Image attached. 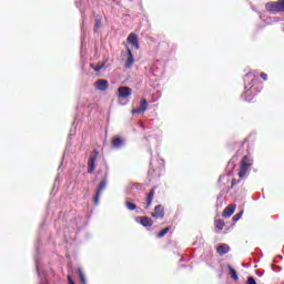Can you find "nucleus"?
<instances>
[{"label":"nucleus","mask_w":284,"mask_h":284,"mask_svg":"<svg viewBox=\"0 0 284 284\" xmlns=\"http://www.w3.org/2000/svg\"><path fill=\"white\" fill-rule=\"evenodd\" d=\"M255 81H256V79L254 78L252 72H248V73L245 74V77H244V90H245V92L242 93L241 97L244 101H247L248 103H251L252 99H254V97H256V94H258V91L256 90V87H254V84L251 85V83H254Z\"/></svg>","instance_id":"nucleus-1"},{"label":"nucleus","mask_w":284,"mask_h":284,"mask_svg":"<svg viewBox=\"0 0 284 284\" xmlns=\"http://www.w3.org/2000/svg\"><path fill=\"white\" fill-rule=\"evenodd\" d=\"M118 97L120 105H128L130 97H132V89L130 87L118 88Z\"/></svg>","instance_id":"nucleus-2"},{"label":"nucleus","mask_w":284,"mask_h":284,"mask_svg":"<svg viewBox=\"0 0 284 284\" xmlns=\"http://www.w3.org/2000/svg\"><path fill=\"white\" fill-rule=\"evenodd\" d=\"M108 176H110V172L106 169V171L104 173V178L101 180V182L97 189V192H95V196H94L95 205H99V200L101 199V193L103 192V190H105V187H108Z\"/></svg>","instance_id":"nucleus-3"},{"label":"nucleus","mask_w":284,"mask_h":284,"mask_svg":"<svg viewBox=\"0 0 284 284\" xmlns=\"http://www.w3.org/2000/svg\"><path fill=\"white\" fill-rule=\"evenodd\" d=\"M252 166V158L245 155L241 161V166L239 171L240 179H245L247 176V170Z\"/></svg>","instance_id":"nucleus-4"},{"label":"nucleus","mask_w":284,"mask_h":284,"mask_svg":"<svg viewBox=\"0 0 284 284\" xmlns=\"http://www.w3.org/2000/svg\"><path fill=\"white\" fill-rule=\"evenodd\" d=\"M281 2H267L265 4V9L271 14H278V12H283L284 10V0H280Z\"/></svg>","instance_id":"nucleus-5"},{"label":"nucleus","mask_w":284,"mask_h":284,"mask_svg":"<svg viewBox=\"0 0 284 284\" xmlns=\"http://www.w3.org/2000/svg\"><path fill=\"white\" fill-rule=\"evenodd\" d=\"M97 159H99V151L93 150L88 160V174H94V170H97Z\"/></svg>","instance_id":"nucleus-6"},{"label":"nucleus","mask_w":284,"mask_h":284,"mask_svg":"<svg viewBox=\"0 0 284 284\" xmlns=\"http://www.w3.org/2000/svg\"><path fill=\"white\" fill-rule=\"evenodd\" d=\"M34 261H36V270L40 278V284H48V274L43 270V266H41V262L39 261V255L36 256Z\"/></svg>","instance_id":"nucleus-7"},{"label":"nucleus","mask_w":284,"mask_h":284,"mask_svg":"<svg viewBox=\"0 0 284 284\" xmlns=\"http://www.w3.org/2000/svg\"><path fill=\"white\" fill-rule=\"evenodd\" d=\"M95 90H99L100 92H105L110 88V82L105 79H100L94 82Z\"/></svg>","instance_id":"nucleus-8"},{"label":"nucleus","mask_w":284,"mask_h":284,"mask_svg":"<svg viewBox=\"0 0 284 284\" xmlns=\"http://www.w3.org/2000/svg\"><path fill=\"white\" fill-rule=\"evenodd\" d=\"M151 216L153 219H163L165 216V207L163 205L159 204L154 207V212L151 213Z\"/></svg>","instance_id":"nucleus-9"},{"label":"nucleus","mask_w":284,"mask_h":284,"mask_svg":"<svg viewBox=\"0 0 284 284\" xmlns=\"http://www.w3.org/2000/svg\"><path fill=\"white\" fill-rule=\"evenodd\" d=\"M126 41L128 43L133 45L135 50H139L141 48V45H139V37L136 36V33H130L126 38Z\"/></svg>","instance_id":"nucleus-10"},{"label":"nucleus","mask_w":284,"mask_h":284,"mask_svg":"<svg viewBox=\"0 0 284 284\" xmlns=\"http://www.w3.org/2000/svg\"><path fill=\"white\" fill-rule=\"evenodd\" d=\"M126 61L124 63V68H126V70H130L132 68V65H134V54H132V50L130 48H126Z\"/></svg>","instance_id":"nucleus-11"},{"label":"nucleus","mask_w":284,"mask_h":284,"mask_svg":"<svg viewBox=\"0 0 284 284\" xmlns=\"http://www.w3.org/2000/svg\"><path fill=\"white\" fill-rule=\"evenodd\" d=\"M136 223H141L143 227H152V225H154V222L152 221V219L148 217V216H142L135 219Z\"/></svg>","instance_id":"nucleus-12"},{"label":"nucleus","mask_w":284,"mask_h":284,"mask_svg":"<svg viewBox=\"0 0 284 284\" xmlns=\"http://www.w3.org/2000/svg\"><path fill=\"white\" fill-rule=\"evenodd\" d=\"M236 210V204H230L229 206H226L222 213V216L224 219H230V216H232V214H234Z\"/></svg>","instance_id":"nucleus-13"},{"label":"nucleus","mask_w":284,"mask_h":284,"mask_svg":"<svg viewBox=\"0 0 284 284\" xmlns=\"http://www.w3.org/2000/svg\"><path fill=\"white\" fill-rule=\"evenodd\" d=\"M216 252L220 256H225V254H227L230 252V245L227 244H220L216 247Z\"/></svg>","instance_id":"nucleus-14"},{"label":"nucleus","mask_w":284,"mask_h":284,"mask_svg":"<svg viewBox=\"0 0 284 284\" xmlns=\"http://www.w3.org/2000/svg\"><path fill=\"white\" fill-rule=\"evenodd\" d=\"M155 193H156L155 187H153L149 191V193L146 194V206L145 207H150V205H152V202L154 201Z\"/></svg>","instance_id":"nucleus-15"},{"label":"nucleus","mask_w":284,"mask_h":284,"mask_svg":"<svg viewBox=\"0 0 284 284\" xmlns=\"http://www.w3.org/2000/svg\"><path fill=\"white\" fill-rule=\"evenodd\" d=\"M112 148H114V150H121V148H123V139L116 136L112 139Z\"/></svg>","instance_id":"nucleus-16"},{"label":"nucleus","mask_w":284,"mask_h":284,"mask_svg":"<svg viewBox=\"0 0 284 284\" xmlns=\"http://www.w3.org/2000/svg\"><path fill=\"white\" fill-rule=\"evenodd\" d=\"M124 205L126 207V210H129L130 212H134V210H136V204H134L132 202V199L128 197L124 202Z\"/></svg>","instance_id":"nucleus-17"},{"label":"nucleus","mask_w":284,"mask_h":284,"mask_svg":"<svg viewBox=\"0 0 284 284\" xmlns=\"http://www.w3.org/2000/svg\"><path fill=\"white\" fill-rule=\"evenodd\" d=\"M227 270L231 278L234 281H239V273H236V270H234V267H232V265L230 264H227Z\"/></svg>","instance_id":"nucleus-18"},{"label":"nucleus","mask_w":284,"mask_h":284,"mask_svg":"<svg viewBox=\"0 0 284 284\" xmlns=\"http://www.w3.org/2000/svg\"><path fill=\"white\" fill-rule=\"evenodd\" d=\"M225 202V197L223 196V193H220L216 197V207H223V203Z\"/></svg>","instance_id":"nucleus-19"},{"label":"nucleus","mask_w":284,"mask_h":284,"mask_svg":"<svg viewBox=\"0 0 284 284\" xmlns=\"http://www.w3.org/2000/svg\"><path fill=\"white\" fill-rule=\"evenodd\" d=\"M223 227H225V222L223 220H216L215 221V230H219V232H221V230H223Z\"/></svg>","instance_id":"nucleus-20"},{"label":"nucleus","mask_w":284,"mask_h":284,"mask_svg":"<svg viewBox=\"0 0 284 284\" xmlns=\"http://www.w3.org/2000/svg\"><path fill=\"white\" fill-rule=\"evenodd\" d=\"M140 108H141L142 112H145L148 110V100L145 98H143L140 101Z\"/></svg>","instance_id":"nucleus-21"},{"label":"nucleus","mask_w":284,"mask_h":284,"mask_svg":"<svg viewBox=\"0 0 284 284\" xmlns=\"http://www.w3.org/2000/svg\"><path fill=\"white\" fill-rule=\"evenodd\" d=\"M168 232H170V226L163 229L162 231H160L158 233V239H163V236H165V234H168Z\"/></svg>","instance_id":"nucleus-22"},{"label":"nucleus","mask_w":284,"mask_h":284,"mask_svg":"<svg viewBox=\"0 0 284 284\" xmlns=\"http://www.w3.org/2000/svg\"><path fill=\"white\" fill-rule=\"evenodd\" d=\"M99 28H101V18L97 17L93 31L98 32Z\"/></svg>","instance_id":"nucleus-23"},{"label":"nucleus","mask_w":284,"mask_h":284,"mask_svg":"<svg viewBox=\"0 0 284 284\" xmlns=\"http://www.w3.org/2000/svg\"><path fill=\"white\" fill-rule=\"evenodd\" d=\"M241 216H243V211H241L240 213H236L233 216V223H237V221H241Z\"/></svg>","instance_id":"nucleus-24"},{"label":"nucleus","mask_w":284,"mask_h":284,"mask_svg":"<svg viewBox=\"0 0 284 284\" xmlns=\"http://www.w3.org/2000/svg\"><path fill=\"white\" fill-rule=\"evenodd\" d=\"M79 278H80L82 284H88L85 282V275L83 274V272L81 270H79Z\"/></svg>","instance_id":"nucleus-25"},{"label":"nucleus","mask_w":284,"mask_h":284,"mask_svg":"<svg viewBox=\"0 0 284 284\" xmlns=\"http://www.w3.org/2000/svg\"><path fill=\"white\" fill-rule=\"evenodd\" d=\"M278 21H283V19L278 17H273V18H270V21H267V23H278Z\"/></svg>","instance_id":"nucleus-26"},{"label":"nucleus","mask_w":284,"mask_h":284,"mask_svg":"<svg viewBox=\"0 0 284 284\" xmlns=\"http://www.w3.org/2000/svg\"><path fill=\"white\" fill-rule=\"evenodd\" d=\"M142 110H143V109H141V108L133 109V110H132V114H144L145 111H142Z\"/></svg>","instance_id":"nucleus-27"},{"label":"nucleus","mask_w":284,"mask_h":284,"mask_svg":"<svg viewBox=\"0 0 284 284\" xmlns=\"http://www.w3.org/2000/svg\"><path fill=\"white\" fill-rule=\"evenodd\" d=\"M90 67H91L92 70H94L95 72H101V69L103 68V65H94V64H90Z\"/></svg>","instance_id":"nucleus-28"},{"label":"nucleus","mask_w":284,"mask_h":284,"mask_svg":"<svg viewBox=\"0 0 284 284\" xmlns=\"http://www.w3.org/2000/svg\"><path fill=\"white\" fill-rule=\"evenodd\" d=\"M246 284H256V280L252 276L247 277Z\"/></svg>","instance_id":"nucleus-29"},{"label":"nucleus","mask_w":284,"mask_h":284,"mask_svg":"<svg viewBox=\"0 0 284 284\" xmlns=\"http://www.w3.org/2000/svg\"><path fill=\"white\" fill-rule=\"evenodd\" d=\"M260 77H261L264 81H267V74H266V73L262 72V73L260 74Z\"/></svg>","instance_id":"nucleus-30"},{"label":"nucleus","mask_w":284,"mask_h":284,"mask_svg":"<svg viewBox=\"0 0 284 284\" xmlns=\"http://www.w3.org/2000/svg\"><path fill=\"white\" fill-rule=\"evenodd\" d=\"M225 180L229 181L227 176L226 175H221L220 179H219V182L221 183V181H225Z\"/></svg>","instance_id":"nucleus-31"},{"label":"nucleus","mask_w":284,"mask_h":284,"mask_svg":"<svg viewBox=\"0 0 284 284\" xmlns=\"http://www.w3.org/2000/svg\"><path fill=\"white\" fill-rule=\"evenodd\" d=\"M68 283H69V284H77V283H74V282L72 281V276H70V275H68Z\"/></svg>","instance_id":"nucleus-32"},{"label":"nucleus","mask_w":284,"mask_h":284,"mask_svg":"<svg viewBox=\"0 0 284 284\" xmlns=\"http://www.w3.org/2000/svg\"><path fill=\"white\" fill-rule=\"evenodd\" d=\"M256 274L258 275V276H263V274H265V271H256Z\"/></svg>","instance_id":"nucleus-33"},{"label":"nucleus","mask_w":284,"mask_h":284,"mask_svg":"<svg viewBox=\"0 0 284 284\" xmlns=\"http://www.w3.org/2000/svg\"><path fill=\"white\" fill-rule=\"evenodd\" d=\"M232 187H234V180L232 181Z\"/></svg>","instance_id":"nucleus-34"},{"label":"nucleus","mask_w":284,"mask_h":284,"mask_svg":"<svg viewBox=\"0 0 284 284\" xmlns=\"http://www.w3.org/2000/svg\"><path fill=\"white\" fill-rule=\"evenodd\" d=\"M70 145H71V144H70V143H68V144H67V148H70Z\"/></svg>","instance_id":"nucleus-35"}]
</instances>
